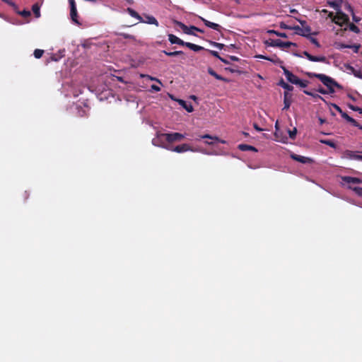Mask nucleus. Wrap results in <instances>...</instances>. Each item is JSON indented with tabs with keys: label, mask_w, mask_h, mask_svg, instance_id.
<instances>
[{
	"label": "nucleus",
	"mask_w": 362,
	"mask_h": 362,
	"mask_svg": "<svg viewBox=\"0 0 362 362\" xmlns=\"http://www.w3.org/2000/svg\"><path fill=\"white\" fill-rule=\"evenodd\" d=\"M307 75L310 78H316L319 79L327 88L328 90H327L328 91V94H332L335 92L334 87L339 89H342V86L340 84H339L334 79L326 76L325 74L309 72L307 73Z\"/></svg>",
	"instance_id": "f257e3e1"
},
{
	"label": "nucleus",
	"mask_w": 362,
	"mask_h": 362,
	"mask_svg": "<svg viewBox=\"0 0 362 362\" xmlns=\"http://www.w3.org/2000/svg\"><path fill=\"white\" fill-rule=\"evenodd\" d=\"M158 139L160 141L165 139L168 143L180 141L185 138V136L178 132L174 133H160L157 135Z\"/></svg>",
	"instance_id": "f03ea898"
},
{
	"label": "nucleus",
	"mask_w": 362,
	"mask_h": 362,
	"mask_svg": "<svg viewBox=\"0 0 362 362\" xmlns=\"http://www.w3.org/2000/svg\"><path fill=\"white\" fill-rule=\"evenodd\" d=\"M332 22L340 27H342L344 25H347L349 22V17L348 15L344 13L341 11H339L336 12L335 16L332 18Z\"/></svg>",
	"instance_id": "7ed1b4c3"
},
{
	"label": "nucleus",
	"mask_w": 362,
	"mask_h": 362,
	"mask_svg": "<svg viewBox=\"0 0 362 362\" xmlns=\"http://www.w3.org/2000/svg\"><path fill=\"white\" fill-rule=\"evenodd\" d=\"M69 2L70 4V16L72 21L76 25H81V23L78 20V16L75 1L69 0Z\"/></svg>",
	"instance_id": "20e7f679"
},
{
	"label": "nucleus",
	"mask_w": 362,
	"mask_h": 362,
	"mask_svg": "<svg viewBox=\"0 0 362 362\" xmlns=\"http://www.w3.org/2000/svg\"><path fill=\"white\" fill-rule=\"evenodd\" d=\"M343 158L362 161V152L346 150L344 152Z\"/></svg>",
	"instance_id": "39448f33"
},
{
	"label": "nucleus",
	"mask_w": 362,
	"mask_h": 362,
	"mask_svg": "<svg viewBox=\"0 0 362 362\" xmlns=\"http://www.w3.org/2000/svg\"><path fill=\"white\" fill-rule=\"evenodd\" d=\"M280 64V67L283 69L284 71V75L286 76L287 80L293 83V84H295L296 83H299V81H298V76H296V75H294L292 72H291L290 71H288L284 65L283 64Z\"/></svg>",
	"instance_id": "423d86ee"
},
{
	"label": "nucleus",
	"mask_w": 362,
	"mask_h": 362,
	"mask_svg": "<svg viewBox=\"0 0 362 362\" xmlns=\"http://www.w3.org/2000/svg\"><path fill=\"white\" fill-rule=\"evenodd\" d=\"M164 147L169 151H174L176 153H183V152H186L187 151H192V148L189 146V145H188L187 144L178 145L175 147L170 146H164Z\"/></svg>",
	"instance_id": "0eeeda50"
},
{
	"label": "nucleus",
	"mask_w": 362,
	"mask_h": 362,
	"mask_svg": "<svg viewBox=\"0 0 362 362\" xmlns=\"http://www.w3.org/2000/svg\"><path fill=\"white\" fill-rule=\"evenodd\" d=\"M303 55L311 62L327 63V59L325 56H313L307 51L303 52Z\"/></svg>",
	"instance_id": "6e6552de"
},
{
	"label": "nucleus",
	"mask_w": 362,
	"mask_h": 362,
	"mask_svg": "<svg viewBox=\"0 0 362 362\" xmlns=\"http://www.w3.org/2000/svg\"><path fill=\"white\" fill-rule=\"evenodd\" d=\"M175 23L182 29L184 33L187 35L197 36V35L193 32L194 30L191 28V26L188 27L183 23L177 21H175Z\"/></svg>",
	"instance_id": "1a4fd4ad"
},
{
	"label": "nucleus",
	"mask_w": 362,
	"mask_h": 362,
	"mask_svg": "<svg viewBox=\"0 0 362 362\" xmlns=\"http://www.w3.org/2000/svg\"><path fill=\"white\" fill-rule=\"evenodd\" d=\"M291 158L293 160L301 163H310L313 162V160L310 158L305 157L295 153L291 154Z\"/></svg>",
	"instance_id": "9d476101"
},
{
	"label": "nucleus",
	"mask_w": 362,
	"mask_h": 362,
	"mask_svg": "<svg viewBox=\"0 0 362 362\" xmlns=\"http://www.w3.org/2000/svg\"><path fill=\"white\" fill-rule=\"evenodd\" d=\"M199 18L204 23V25L211 29H214L216 31H221V26L217 23H212L211 21H209L208 20L204 18L202 16H199Z\"/></svg>",
	"instance_id": "9b49d317"
},
{
	"label": "nucleus",
	"mask_w": 362,
	"mask_h": 362,
	"mask_svg": "<svg viewBox=\"0 0 362 362\" xmlns=\"http://www.w3.org/2000/svg\"><path fill=\"white\" fill-rule=\"evenodd\" d=\"M292 102V95L288 91H285L284 93V108L283 110H288Z\"/></svg>",
	"instance_id": "f8f14e48"
},
{
	"label": "nucleus",
	"mask_w": 362,
	"mask_h": 362,
	"mask_svg": "<svg viewBox=\"0 0 362 362\" xmlns=\"http://www.w3.org/2000/svg\"><path fill=\"white\" fill-rule=\"evenodd\" d=\"M168 40L171 44H177L182 46H185L187 42H184L182 40L180 39L177 36L173 34L168 35Z\"/></svg>",
	"instance_id": "ddd939ff"
},
{
	"label": "nucleus",
	"mask_w": 362,
	"mask_h": 362,
	"mask_svg": "<svg viewBox=\"0 0 362 362\" xmlns=\"http://www.w3.org/2000/svg\"><path fill=\"white\" fill-rule=\"evenodd\" d=\"M342 180L347 184H360L362 182L360 178L350 176L342 177Z\"/></svg>",
	"instance_id": "4468645a"
},
{
	"label": "nucleus",
	"mask_w": 362,
	"mask_h": 362,
	"mask_svg": "<svg viewBox=\"0 0 362 362\" xmlns=\"http://www.w3.org/2000/svg\"><path fill=\"white\" fill-rule=\"evenodd\" d=\"M238 149L240 151H252L255 152L257 151V149L255 146H250L248 144H239Z\"/></svg>",
	"instance_id": "2eb2a0df"
},
{
	"label": "nucleus",
	"mask_w": 362,
	"mask_h": 362,
	"mask_svg": "<svg viewBox=\"0 0 362 362\" xmlns=\"http://www.w3.org/2000/svg\"><path fill=\"white\" fill-rule=\"evenodd\" d=\"M178 103L188 112H192L193 111V107L190 103H187L186 101L183 100H178Z\"/></svg>",
	"instance_id": "dca6fc26"
},
{
	"label": "nucleus",
	"mask_w": 362,
	"mask_h": 362,
	"mask_svg": "<svg viewBox=\"0 0 362 362\" xmlns=\"http://www.w3.org/2000/svg\"><path fill=\"white\" fill-rule=\"evenodd\" d=\"M185 46L194 52H199L205 49L204 47L191 42H186Z\"/></svg>",
	"instance_id": "f3484780"
},
{
	"label": "nucleus",
	"mask_w": 362,
	"mask_h": 362,
	"mask_svg": "<svg viewBox=\"0 0 362 362\" xmlns=\"http://www.w3.org/2000/svg\"><path fill=\"white\" fill-rule=\"evenodd\" d=\"M342 0H334L333 1H328V4L337 11H341V4Z\"/></svg>",
	"instance_id": "a211bd4d"
},
{
	"label": "nucleus",
	"mask_w": 362,
	"mask_h": 362,
	"mask_svg": "<svg viewBox=\"0 0 362 362\" xmlns=\"http://www.w3.org/2000/svg\"><path fill=\"white\" fill-rule=\"evenodd\" d=\"M127 11L132 17L136 18L140 22H143L142 17L136 11L131 8H127Z\"/></svg>",
	"instance_id": "6ab92c4d"
},
{
	"label": "nucleus",
	"mask_w": 362,
	"mask_h": 362,
	"mask_svg": "<svg viewBox=\"0 0 362 362\" xmlns=\"http://www.w3.org/2000/svg\"><path fill=\"white\" fill-rule=\"evenodd\" d=\"M208 73L214 76V78H216V79L219 80V81H227V79H226L225 78H223V76H221V75H218L213 69H211V67L208 68Z\"/></svg>",
	"instance_id": "aec40b11"
},
{
	"label": "nucleus",
	"mask_w": 362,
	"mask_h": 362,
	"mask_svg": "<svg viewBox=\"0 0 362 362\" xmlns=\"http://www.w3.org/2000/svg\"><path fill=\"white\" fill-rule=\"evenodd\" d=\"M143 22L148 23V24L155 25L156 26H158V25H159L158 21L153 16H146V21L143 20Z\"/></svg>",
	"instance_id": "412c9836"
},
{
	"label": "nucleus",
	"mask_w": 362,
	"mask_h": 362,
	"mask_svg": "<svg viewBox=\"0 0 362 362\" xmlns=\"http://www.w3.org/2000/svg\"><path fill=\"white\" fill-rule=\"evenodd\" d=\"M256 58H258V59H266V60H268V61H271L274 63H278V64H283V62L281 60H280L279 59H276V60L269 57H267V56H264V55H262V54H258V55H256L255 56Z\"/></svg>",
	"instance_id": "4be33fe9"
},
{
	"label": "nucleus",
	"mask_w": 362,
	"mask_h": 362,
	"mask_svg": "<svg viewBox=\"0 0 362 362\" xmlns=\"http://www.w3.org/2000/svg\"><path fill=\"white\" fill-rule=\"evenodd\" d=\"M279 85L288 91H292L293 90V87L291 85L286 83L284 79H281Z\"/></svg>",
	"instance_id": "5701e85b"
},
{
	"label": "nucleus",
	"mask_w": 362,
	"mask_h": 362,
	"mask_svg": "<svg viewBox=\"0 0 362 362\" xmlns=\"http://www.w3.org/2000/svg\"><path fill=\"white\" fill-rule=\"evenodd\" d=\"M347 69L350 70L356 77L362 79V73L360 71L356 70L350 65L347 66Z\"/></svg>",
	"instance_id": "b1692460"
},
{
	"label": "nucleus",
	"mask_w": 362,
	"mask_h": 362,
	"mask_svg": "<svg viewBox=\"0 0 362 362\" xmlns=\"http://www.w3.org/2000/svg\"><path fill=\"white\" fill-rule=\"evenodd\" d=\"M291 30H295L297 35L301 36H307V35L303 33V28H301L299 25L291 26Z\"/></svg>",
	"instance_id": "393cba45"
},
{
	"label": "nucleus",
	"mask_w": 362,
	"mask_h": 362,
	"mask_svg": "<svg viewBox=\"0 0 362 362\" xmlns=\"http://www.w3.org/2000/svg\"><path fill=\"white\" fill-rule=\"evenodd\" d=\"M201 139H212L214 141L221 142L222 144H225L226 143V141L224 140H221V139H218L217 136H211L209 134L202 135V136H201Z\"/></svg>",
	"instance_id": "a878e982"
},
{
	"label": "nucleus",
	"mask_w": 362,
	"mask_h": 362,
	"mask_svg": "<svg viewBox=\"0 0 362 362\" xmlns=\"http://www.w3.org/2000/svg\"><path fill=\"white\" fill-rule=\"evenodd\" d=\"M303 93L305 94L308 95H310V96L314 98H318V99H320V100H322L323 101H325V99L321 95H320L317 93H313L311 91L306 90H303Z\"/></svg>",
	"instance_id": "bb28decb"
},
{
	"label": "nucleus",
	"mask_w": 362,
	"mask_h": 362,
	"mask_svg": "<svg viewBox=\"0 0 362 362\" xmlns=\"http://www.w3.org/2000/svg\"><path fill=\"white\" fill-rule=\"evenodd\" d=\"M299 22L303 26H304V25L306 23V22L305 21H299ZM303 33H305L307 35V36H305L307 38L310 36V33L311 29L309 26L303 27Z\"/></svg>",
	"instance_id": "cd10ccee"
},
{
	"label": "nucleus",
	"mask_w": 362,
	"mask_h": 362,
	"mask_svg": "<svg viewBox=\"0 0 362 362\" xmlns=\"http://www.w3.org/2000/svg\"><path fill=\"white\" fill-rule=\"evenodd\" d=\"M347 29L349 28V30L355 33H360V29L358 28V27H357L356 25H354V23H351L349 22V23L347 24Z\"/></svg>",
	"instance_id": "c85d7f7f"
},
{
	"label": "nucleus",
	"mask_w": 362,
	"mask_h": 362,
	"mask_svg": "<svg viewBox=\"0 0 362 362\" xmlns=\"http://www.w3.org/2000/svg\"><path fill=\"white\" fill-rule=\"evenodd\" d=\"M163 52L168 57H175L184 54L182 51L168 52L163 50Z\"/></svg>",
	"instance_id": "c756f323"
},
{
	"label": "nucleus",
	"mask_w": 362,
	"mask_h": 362,
	"mask_svg": "<svg viewBox=\"0 0 362 362\" xmlns=\"http://www.w3.org/2000/svg\"><path fill=\"white\" fill-rule=\"evenodd\" d=\"M32 11L34 13L36 18L40 16V6L37 4H35L32 6Z\"/></svg>",
	"instance_id": "7c9ffc66"
},
{
	"label": "nucleus",
	"mask_w": 362,
	"mask_h": 362,
	"mask_svg": "<svg viewBox=\"0 0 362 362\" xmlns=\"http://www.w3.org/2000/svg\"><path fill=\"white\" fill-rule=\"evenodd\" d=\"M291 46H293V47H297V45L296 43L295 42H282L281 43V49H287V48H289Z\"/></svg>",
	"instance_id": "2f4dec72"
},
{
	"label": "nucleus",
	"mask_w": 362,
	"mask_h": 362,
	"mask_svg": "<svg viewBox=\"0 0 362 362\" xmlns=\"http://www.w3.org/2000/svg\"><path fill=\"white\" fill-rule=\"evenodd\" d=\"M267 33H270V34H275L276 36H279V37H284V38H286L287 37L286 33H280V32L274 30H269L267 31Z\"/></svg>",
	"instance_id": "473e14b6"
},
{
	"label": "nucleus",
	"mask_w": 362,
	"mask_h": 362,
	"mask_svg": "<svg viewBox=\"0 0 362 362\" xmlns=\"http://www.w3.org/2000/svg\"><path fill=\"white\" fill-rule=\"evenodd\" d=\"M320 143L326 144L332 148H336V144L331 140L321 139Z\"/></svg>",
	"instance_id": "72a5a7b5"
},
{
	"label": "nucleus",
	"mask_w": 362,
	"mask_h": 362,
	"mask_svg": "<svg viewBox=\"0 0 362 362\" xmlns=\"http://www.w3.org/2000/svg\"><path fill=\"white\" fill-rule=\"evenodd\" d=\"M44 54L43 49H36L34 51V56L36 59H40L42 57V54Z\"/></svg>",
	"instance_id": "f704fd0d"
},
{
	"label": "nucleus",
	"mask_w": 362,
	"mask_h": 362,
	"mask_svg": "<svg viewBox=\"0 0 362 362\" xmlns=\"http://www.w3.org/2000/svg\"><path fill=\"white\" fill-rule=\"evenodd\" d=\"M346 121L349 123H351L354 127H357V126H359V123L356 120L354 119V118H352L351 117L349 116V117L346 119Z\"/></svg>",
	"instance_id": "c9c22d12"
},
{
	"label": "nucleus",
	"mask_w": 362,
	"mask_h": 362,
	"mask_svg": "<svg viewBox=\"0 0 362 362\" xmlns=\"http://www.w3.org/2000/svg\"><path fill=\"white\" fill-rule=\"evenodd\" d=\"M308 39L310 40V41L313 45H315L317 47H320V42H318V40H317L316 38L313 37H311V36L308 37Z\"/></svg>",
	"instance_id": "e433bc0d"
},
{
	"label": "nucleus",
	"mask_w": 362,
	"mask_h": 362,
	"mask_svg": "<svg viewBox=\"0 0 362 362\" xmlns=\"http://www.w3.org/2000/svg\"><path fill=\"white\" fill-rule=\"evenodd\" d=\"M351 189H352L358 196L362 197V187H349Z\"/></svg>",
	"instance_id": "4c0bfd02"
},
{
	"label": "nucleus",
	"mask_w": 362,
	"mask_h": 362,
	"mask_svg": "<svg viewBox=\"0 0 362 362\" xmlns=\"http://www.w3.org/2000/svg\"><path fill=\"white\" fill-rule=\"evenodd\" d=\"M296 133H297L296 128H294L293 130H288L289 137L291 139H294L296 138Z\"/></svg>",
	"instance_id": "58836bf2"
},
{
	"label": "nucleus",
	"mask_w": 362,
	"mask_h": 362,
	"mask_svg": "<svg viewBox=\"0 0 362 362\" xmlns=\"http://www.w3.org/2000/svg\"><path fill=\"white\" fill-rule=\"evenodd\" d=\"M348 107L354 110V111H356V112H362V108L359 107H357V106H355L354 105H351V104H349L348 105Z\"/></svg>",
	"instance_id": "ea45409f"
},
{
	"label": "nucleus",
	"mask_w": 362,
	"mask_h": 362,
	"mask_svg": "<svg viewBox=\"0 0 362 362\" xmlns=\"http://www.w3.org/2000/svg\"><path fill=\"white\" fill-rule=\"evenodd\" d=\"M298 81H299V83H296V85H298L301 88H305L308 86V81H302L300 78L298 79Z\"/></svg>",
	"instance_id": "a19ab883"
},
{
	"label": "nucleus",
	"mask_w": 362,
	"mask_h": 362,
	"mask_svg": "<svg viewBox=\"0 0 362 362\" xmlns=\"http://www.w3.org/2000/svg\"><path fill=\"white\" fill-rule=\"evenodd\" d=\"M360 47H361L360 45H349V48L352 49L354 53H358Z\"/></svg>",
	"instance_id": "79ce46f5"
},
{
	"label": "nucleus",
	"mask_w": 362,
	"mask_h": 362,
	"mask_svg": "<svg viewBox=\"0 0 362 362\" xmlns=\"http://www.w3.org/2000/svg\"><path fill=\"white\" fill-rule=\"evenodd\" d=\"M210 43L214 45L215 47H217L220 49H223V47H224V45L223 44H221V43H218V42H213V41H210Z\"/></svg>",
	"instance_id": "37998d69"
},
{
	"label": "nucleus",
	"mask_w": 362,
	"mask_h": 362,
	"mask_svg": "<svg viewBox=\"0 0 362 362\" xmlns=\"http://www.w3.org/2000/svg\"><path fill=\"white\" fill-rule=\"evenodd\" d=\"M274 41H275V40L269 39V40H266V41L264 42V44H265L267 46H269V47H274V45H275Z\"/></svg>",
	"instance_id": "c03bdc74"
},
{
	"label": "nucleus",
	"mask_w": 362,
	"mask_h": 362,
	"mask_svg": "<svg viewBox=\"0 0 362 362\" xmlns=\"http://www.w3.org/2000/svg\"><path fill=\"white\" fill-rule=\"evenodd\" d=\"M206 51H208L212 56L218 58V59L221 57L219 56V54L218 52L216 51H214V50H210V49H206Z\"/></svg>",
	"instance_id": "a18cd8bd"
},
{
	"label": "nucleus",
	"mask_w": 362,
	"mask_h": 362,
	"mask_svg": "<svg viewBox=\"0 0 362 362\" xmlns=\"http://www.w3.org/2000/svg\"><path fill=\"white\" fill-rule=\"evenodd\" d=\"M19 13L23 16V17H28L30 16V11H28V10H23V11L21 12H19Z\"/></svg>",
	"instance_id": "49530a36"
},
{
	"label": "nucleus",
	"mask_w": 362,
	"mask_h": 362,
	"mask_svg": "<svg viewBox=\"0 0 362 362\" xmlns=\"http://www.w3.org/2000/svg\"><path fill=\"white\" fill-rule=\"evenodd\" d=\"M279 26L281 29H285V30H291V25H288L284 22H281Z\"/></svg>",
	"instance_id": "de8ad7c7"
},
{
	"label": "nucleus",
	"mask_w": 362,
	"mask_h": 362,
	"mask_svg": "<svg viewBox=\"0 0 362 362\" xmlns=\"http://www.w3.org/2000/svg\"><path fill=\"white\" fill-rule=\"evenodd\" d=\"M142 77H147L148 78H149L151 81H156L157 82H158L159 83L161 84V82L159 79L156 78H154V77H152L151 76H148V75H141Z\"/></svg>",
	"instance_id": "09e8293b"
},
{
	"label": "nucleus",
	"mask_w": 362,
	"mask_h": 362,
	"mask_svg": "<svg viewBox=\"0 0 362 362\" xmlns=\"http://www.w3.org/2000/svg\"><path fill=\"white\" fill-rule=\"evenodd\" d=\"M317 91L323 95L328 94V91L322 87H320L318 89H317Z\"/></svg>",
	"instance_id": "8fccbe9b"
},
{
	"label": "nucleus",
	"mask_w": 362,
	"mask_h": 362,
	"mask_svg": "<svg viewBox=\"0 0 362 362\" xmlns=\"http://www.w3.org/2000/svg\"><path fill=\"white\" fill-rule=\"evenodd\" d=\"M349 45H346L344 43H339L337 45L338 49H344V48H349Z\"/></svg>",
	"instance_id": "3c124183"
},
{
	"label": "nucleus",
	"mask_w": 362,
	"mask_h": 362,
	"mask_svg": "<svg viewBox=\"0 0 362 362\" xmlns=\"http://www.w3.org/2000/svg\"><path fill=\"white\" fill-rule=\"evenodd\" d=\"M345 8L347 11H350L351 13H354V9H353L352 6L349 4L346 3L345 4Z\"/></svg>",
	"instance_id": "603ef678"
},
{
	"label": "nucleus",
	"mask_w": 362,
	"mask_h": 362,
	"mask_svg": "<svg viewBox=\"0 0 362 362\" xmlns=\"http://www.w3.org/2000/svg\"><path fill=\"white\" fill-rule=\"evenodd\" d=\"M191 28L193 29L194 31H197V32H199V33H204V30L201 29V28H199L194 25H191Z\"/></svg>",
	"instance_id": "864d4df0"
},
{
	"label": "nucleus",
	"mask_w": 362,
	"mask_h": 362,
	"mask_svg": "<svg viewBox=\"0 0 362 362\" xmlns=\"http://www.w3.org/2000/svg\"><path fill=\"white\" fill-rule=\"evenodd\" d=\"M283 41H281V40L279 39H277V40H275L274 42H275V45H274V47H281V43H282Z\"/></svg>",
	"instance_id": "5fc2aeb1"
},
{
	"label": "nucleus",
	"mask_w": 362,
	"mask_h": 362,
	"mask_svg": "<svg viewBox=\"0 0 362 362\" xmlns=\"http://www.w3.org/2000/svg\"><path fill=\"white\" fill-rule=\"evenodd\" d=\"M346 30H347V28L339 29V30H337L336 35H342L344 31H346Z\"/></svg>",
	"instance_id": "6e6d98bb"
},
{
	"label": "nucleus",
	"mask_w": 362,
	"mask_h": 362,
	"mask_svg": "<svg viewBox=\"0 0 362 362\" xmlns=\"http://www.w3.org/2000/svg\"><path fill=\"white\" fill-rule=\"evenodd\" d=\"M332 106L334 107V108L339 113L341 114L343 111L341 110V108L338 106L336 104H332Z\"/></svg>",
	"instance_id": "4d7b16f0"
},
{
	"label": "nucleus",
	"mask_w": 362,
	"mask_h": 362,
	"mask_svg": "<svg viewBox=\"0 0 362 362\" xmlns=\"http://www.w3.org/2000/svg\"><path fill=\"white\" fill-rule=\"evenodd\" d=\"M151 88L152 90H153L156 92H158V91L160 90V88L158 86H157V85H154L153 84V85H152L151 86Z\"/></svg>",
	"instance_id": "13d9d810"
},
{
	"label": "nucleus",
	"mask_w": 362,
	"mask_h": 362,
	"mask_svg": "<svg viewBox=\"0 0 362 362\" xmlns=\"http://www.w3.org/2000/svg\"><path fill=\"white\" fill-rule=\"evenodd\" d=\"M352 18H353V21H355L356 23H358L361 20L360 18H358L354 15V13H352Z\"/></svg>",
	"instance_id": "bf43d9fd"
},
{
	"label": "nucleus",
	"mask_w": 362,
	"mask_h": 362,
	"mask_svg": "<svg viewBox=\"0 0 362 362\" xmlns=\"http://www.w3.org/2000/svg\"><path fill=\"white\" fill-rule=\"evenodd\" d=\"M340 115H341V117L344 118L346 120L349 117L348 114L344 112H342Z\"/></svg>",
	"instance_id": "052dcab7"
},
{
	"label": "nucleus",
	"mask_w": 362,
	"mask_h": 362,
	"mask_svg": "<svg viewBox=\"0 0 362 362\" xmlns=\"http://www.w3.org/2000/svg\"><path fill=\"white\" fill-rule=\"evenodd\" d=\"M230 59L233 61V62H238L239 61V58L238 57H235V56H230L229 57Z\"/></svg>",
	"instance_id": "680f3d73"
},
{
	"label": "nucleus",
	"mask_w": 362,
	"mask_h": 362,
	"mask_svg": "<svg viewBox=\"0 0 362 362\" xmlns=\"http://www.w3.org/2000/svg\"><path fill=\"white\" fill-rule=\"evenodd\" d=\"M219 60H220L221 62H222L223 63H224L225 64H230V62H229L227 59H224V58L221 57V58L219 59Z\"/></svg>",
	"instance_id": "e2e57ef3"
},
{
	"label": "nucleus",
	"mask_w": 362,
	"mask_h": 362,
	"mask_svg": "<svg viewBox=\"0 0 362 362\" xmlns=\"http://www.w3.org/2000/svg\"><path fill=\"white\" fill-rule=\"evenodd\" d=\"M254 128L257 131V132H262V129L259 127V126L257 124H254Z\"/></svg>",
	"instance_id": "0e129e2a"
},
{
	"label": "nucleus",
	"mask_w": 362,
	"mask_h": 362,
	"mask_svg": "<svg viewBox=\"0 0 362 362\" xmlns=\"http://www.w3.org/2000/svg\"><path fill=\"white\" fill-rule=\"evenodd\" d=\"M124 37L126 39H132V38H133V37L132 35H128V34H124Z\"/></svg>",
	"instance_id": "69168bd1"
},
{
	"label": "nucleus",
	"mask_w": 362,
	"mask_h": 362,
	"mask_svg": "<svg viewBox=\"0 0 362 362\" xmlns=\"http://www.w3.org/2000/svg\"><path fill=\"white\" fill-rule=\"evenodd\" d=\"M334 16L335 15H334L333 12H329V14H328L329 18H330L332 20V18H334Z\"/></svg>",
	"instance_id": "338daca9"
},
{
	"label": "nucleus",
	"mask_w": 362,
	"mask_h": 362,
	"mask_svg": "<svg viewBox=\"0 0 362 362\" xmlns=\"http://www.w3.org/2000/svg\"><path fill=\"white\" fill-rule=\"evenodd\" d=\"M348 96H349V98H350L351 100H355V98H354L352 95H348Z\"/></svg>",
	"instance_id": "774afa93"
}]
</instances>
